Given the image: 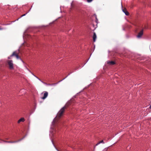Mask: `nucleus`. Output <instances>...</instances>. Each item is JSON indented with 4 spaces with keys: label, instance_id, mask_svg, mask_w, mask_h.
<instances>
[{
    "label": "nucleus",
    "instance_id": "f257e3e1",
    "mask_svg": "<svg viewBox=\"0 0 151 151\" xmlns=\"http://www.w3.org/2000/svg\"><path fill=\"white\" fill-rule=\"evenodd\" d=\"M68 105L66 104L65 106L62 108L58 113L55 118L54 119L52 123V125L53 127H55L57 125L58 120L61 118L63 114L65 111V109L68 106Z\"/></svg>",
    "mask_w": 151,
    "mask_h": 151
},
{
    "label": "nucleus",
    "instance_id": "f03ea898",
    "mask_svg": "<svg viewBox=\"0 0 151 151\" xmlns=\"http://www.w3.org/2000/svg\"><path fill=\"white\" fill-rule=\"evenodd\" d=\"M7 63L9 65V69L12 70L14 69L13 64L12 60H8Z\"/></svg>",
    "mask_w": 151,
    "mask_h": 151
},
{
    "label": "nucleus",
    "instance_id": "7ed1b4c3",
    "mask_svg": "<svg viewBox=\"0 0 151 151\" xmlns=\"http://www.w3.org/2000/svg\"><path fill=\"white\" fill-rule=\"evenodd\" d=\"M143 34V30H142L139 33H138L137 37L138 38H140Z\"/></svg>",
    "mask_w": 151,
    "mask_h": 151
},
{
    "label": "nucleus",
    "instance_id": "20e7f679",
    "mask_svg": "<svg viewBox=\"0 0 151 151\" xmlns=\"http://www.w3.org/2000/svg\"><path fill=\"white\" fill-rule=\"evenodd\" d=\"M44 92V96L43 97L41 98V99H45L48 95V93L47 91H45Z\"/></svg>",
    "mask_w": 151,
    "mask_h": 151
},
{
    "label": "nucleus",
    "instance_id": "39448f33",
    "mask_svg": "<svg viewBox=\"0 0 151 151\" xmlns=\"http://www.w3.org/2000/svg\"><path fill=\"white\" fill-rule=\"evenodd\" d=\"M96 37H97V36H96V33L95 32H94L93 34V41L94 42H95L96 41Z\"/></svg>",
    "mask_w": 151,
    "mask_h": 151
},
{
    "label": "nucleus",
    "instance_id": "423d86ee",
    "mask_svg": "<svg viewBox=\"0 0 151 151\" xmlns=\"http://www.w3.org/2000/svg\"><path fill=\"white\" fill-rule=\"evenodd\" d=\"M122 11L124 12L125 13L126 15H129V13L127 11L126 9L124 8L123 9Z\"/></svg>",
    "mask_w": 151,
    "mask_h": 151
},
{
    "label": "nucleus",
    "instance_id": "0eeeda50",
    "mask_svg": "<svg viewBox=\"0 0 151 151\" xmlns=\"http://www.w3.org/2000/svg\"><path fill=\"white\" fill-rule=\"evenodd\" d=\"M107 63L109 65H114L115 64V63L113 61H107Z\"/></svg>",
    "mask_w": 151,
    "mask_h": 151
},
{
    "label": "nucleus",
    "instance_id": "6e6552de",
    "mask_svg": "<svg viewBox=\"0 0 151 151\" xmlns=\"http://www.w3.org/2000/svg\"><path fill=\"white\" fill-rule=\"evenodd\" d=\"M25 121L24 119V118H21L18 121V123H19L20 122H23Z\"/></svg>",
    "mask_w": 151,
    "mask_h": 151
},
{
    "label": "nucleus",
    "instance_id": "1a4fd4ad",
    "mask_svg": "<svg viewBox=\"0 0 151 151\" xmlns=\"http://www.w3.org/2000/svg\"><path fill=\"white\" fill-rule=\"evenodd\" d=\"M24 138V137H23L22 139H19L18 140H16V141H12V143H17L18 142H19L21 141V140H22Z\"/></svg>",
    "mask_w": 151,
    "mask_h": 151
},
{
    "label": "nucleus",
    "instance_id": "9d476101",
    "mask_svg": "<svg viewBox=\"0 0 151 151\" xmlns=\"http://www.w3.org/2000/svg\"><path fill=\"white\" fill-rule=\"evenodd\" d=\"M17 54L16 53V52H14L10 56L11 57H12L13 56H16V55H17Z\"/></svg>",
    "mask_w": 151,
    "mask_h": 151
},
{
    "label": "nucleus",
    "instance_id": "9b49d317",
    "mask_svg": "<svg viewBox=\"0 0 151 151\" xmlns=\"http://www.w3.org/2000/svg\"><path fill=\"white\" fill-rule=\"evenodd\" d=\"M104 143V142L103 141V140H102L101 141H100V142H99L96 145H99V144H100V143Z\"/></svg>",
    "mask_w": 151,
    "mask_h": 151
},
{
    "label": "nucleus",
    "instance_id": "f8f14e48",
    "mask_svg": "<svg viewBox=\"0 0 151 151\" xmlns=\"http://www.w3.org/2000/svg\"><path fill=\"white\" fill-rule=\"evenodd\" d=\"M108 148H105L102 151H108Z\"/></svg>",
    "mask_w": 151,
    "mask_h": 151
},
{
    "label": "nucleus",
    "instance_id": "ddd939ff",
    "mask_svg": "<svg viewBox=\"0 0 151 151\" xmlns=\"http://www.w3.org/2000/svg\"><path fill=\"white\" fill-rule=\"evenodd\" d=\"M16 58L17 59H19V56H18V55L17 54V55H16Z\"/></svg>",
    "mask_w": 151,
    "mask_h": 151
},
{
    "label": "nucleus",
    "instance_id": "4468645a",
    "mask_svg": "<svg viewBox=\"0 0 151 151\" xmlns=\"http://www.w3.org/2000/svg\"><path fill=\"white\" fill-rule=\"evenodd\" d=\"M16 58L17 59H19V56H18V55L17 54V55H16Z\"/></svg>",
    "mask_w": 151,
    "mask_h": 151
},
{
    "label": "nucleus",
    "instance_id": "2eb2a0df",
    "mask_svg": "<svg viewBox=\"0 0 151 151\" xmlns=\"http://www.w3.org/2000/svg\"><path fill=\"white\" fill-rule=\"evenodd\" d=\"M92 1V0H87V1L88 2H90Z\"/></svg>",
    "mask_w": 151,
    "mask_h": 151
},
{
    "label": "nucleus",
    "instance_id": "dca6fc26",
    "mask_svg": "<svg viewBox=\"0 0 151 151\" xmlns=\"http://www.w3.org/2000/svg\"><path fill=\"white\" fill-rule=\"evenodd\" d=\"M7 143H12V141H8V142H7Z\"/></svg>",
    "mask_w": 151,
    "mask_h": 151
},
{
    "label": "nucleus",
    "instance_id": "f3484780",
    "mask_svg": "<svg viewBox=\"0 0 151 151\" xmlns=\"http://www.w3.org/2000/svg\"><path fill=\"white\" fill-rule=\"evenodd\" d=\"M144 28L145 29H147V27L146 26H145Z\"/></svg>",
    "mask_w": 151,
    "mask_h": 151
},
{
    "label": "nucleus",
    "instance_id": "a211bd4d",
    "mask_svg": "<svg viewBox=\"0 0 151 151\" xmlns=\"http://www.w3.org/2000/svg\"><path fill=\"white\" fill-rule=\"evenodd\" d=\"M38 79H39V80H40V81H41L42 82V83H44V84H46V83H45L43 82V81H42L40 80V79H39V78H38Z\"/></svg>",
    "mask_w": 151,
    "mask_h": 151
},
{
    "label": "nucleus",
    "instance_id": "6ab92c4d",
    "mask_svg": "<svg viewBox=\"0 0 151 151\" xmlns=\"http://www.w3.org/2000/svg\"><path fill=\"white\" fill-rule=\"evenodd\" d=\"M3 29V28L0 27V30H2Z\"/></svg>",
    "mask_w": 151,
    "mask_h": 151
},
{
    "label": "nucleus",
    "instance_id": "aec40b11",
    "mask_svg": "<svg viewBox=\"0 0 151 151\" xmlns=\"http://www.w3.org/2000/svg\"><path fill=\"white\" fill-rule=\"evenodd\" d=\"M11 57L10 56H9V57H8V58L9 59H11Z\"/></svg>",
    "mask_w": 151,
    "mask_h": 151
},
{
    "label": "nucleus",
    "instance_id": "412c9836",
    "mask_svg": "<svg viewBox=\"0 0 151 151\" xmlns=\"http://www.w3.org/2000/svg\"><path fill=\"white\" fill-rule=\"evenodd\" d=\"M4 141L6 142H8V141Z\"/></svg>",
    "mask_w": 151,
    "mask_h": 151
},
{
    "label": "nucleus",
    "instance_id": "4be33fe9",
    "mask_svg": "<svg viewBox=\"0 0 151 151\" xmlns=\"http://www.w3.org/2000/svg\"><path fill=\"white\" fill-rule=\"evenodd\" d=\"M25 14H24V15H22V16H25Z\"/></svg>",
    "mask_w": 151,
    "mask_h": 151
},
{
    "label": "nucleus",
    "instance_id": "5701e85b",
    "mask_svg": "<svg viewBox=\"0 0 151 151\" xmlns=\"http://www.w3.org/2000/svg\"><path fill=\"white\" fill-rule=\"evenodd\" d=\"M150 108L151 109V105L150 106Z\"/></svg>",
    "mask_w": 151,
    "mask_h": 151
},
{
    "label": "nucleus",
    "instance_id": "b1692460",
    "mask_svg": "<svg viewBox=\"0 0 151 151\" xmlns=\"http://www.w3.org/2000/svg\"><path fill=\"white\" fill-rule=\"evenodd\" d=\"M36 77H37V78H38L37 77V76H36Z\"/></svg>",
    "mask_w": 151,
    "mask_h": 151
}]
</instances>
